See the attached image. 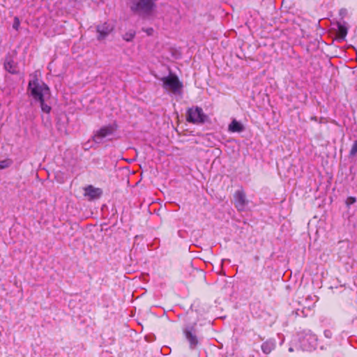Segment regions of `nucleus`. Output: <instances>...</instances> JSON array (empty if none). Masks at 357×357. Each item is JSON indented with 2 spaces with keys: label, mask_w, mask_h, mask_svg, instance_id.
Returning a JSON list of instances; mask_svg holds the SVG:
<instances>
[{
  "label": "nucleus",
  "mask_w": 357,
  "mask_h": 357,
  "mask_svg": "<svg viewBox=\"0 0 357 357\" xmlns=\"http://www.w3.org/2000/svg\"><path fill=\"white\" fill-rule=\"evenodd\" d=\"M356 202V198L354 197H348L346 199V204L347 207H349L351 204H354Z\"/></svg>",
  "instance_id": "nucleus-20"
},
{
  "label": "nucleus",
  "mask_w": 357,
  "mask_h": 357,
  "mask_svg": "<svg viewBox=\"0 0 357 357\" xmlns=\"http://www.w3.org/2000/svg\"><path fill=\"white\" fill-rule=\"evenodd\" d=\"M17 52L15 50L8 52L4 59L3 68L8 73L12 75L18 74V63L15 61Z\"/></svg>",
  "instance_id": "nucleus-7"
},
{
  "label": "nucleus",
  "mask_w": 357,
  "mask_h": 357,
  "mask_svg": "<svg viewBox=\"0 0 357 357\" xmlns=\"http://www.w3.org/2000/svg\"><path fill=\"white\" fill-rule=\"evenodd\" d=\"M135 34H136V33L135 31L130 30L129 31L126 32L123 36V38L124 40H126L127 42H130L132 40V39L135 36Z\"/></svg>",
  "instance_id": "nucleus-16"
},
{
  "label": "nucleus",
  "mask_w": 357,
  "mask_h": 357,
  "mask_svg": "<svg viewBox=\"0 0 357 357\" xmlns=\"http://www.w3.org/2000/svg\"><path fill=\"white\" fill-rule=\"evenodd\" d=\"M357 154V139L355 140L351 146L349 155L350 156H355Z\"/></svg>",
  "instance_id": "nucleus-18"
},
{
  "label": "nucleus",
  "mask_w": 357,
  "mask_h": 357,
  "mask_svg": "<svg viewBox=\"0 0 357 357\" xmlns=\"http://www.w3.org/2000/svg\"><path fill=\"white\" fill-rule=\"evenodd\" d=\"M337 28L341 38H344L347 34V28L340 23L337 24Z\"/></svg>",
  "instance_id": "nucleus-15"
},
{
  "label": "nucleus",
  "mask_w": 357,
  "mask_h": 357,
  "mask_svg": "<svg viewBox=\"0 0 357 357\" xmlns=\"http://www.w3.org/2000/svg\"><path fill=\"white\" fill-rule=\"evenodd\" d=\"M28 89L31 92V95L36 101L44 99L50 93L48 86L44 82H40L37 78L29 81Z\"/></svg>",
  "instance_id": "nucleus-3"
},
{
  "label": "nucleus",
  "mask_w": 357,
  "mask_h": 357,
  "mask_svg": "<svg viewBox=\"0 0 357 357\" xmlns=\"http://www.w3.org/2000/svg\"><path fill=\"white\" fill-rule=\"evenodd\" d=\"M234 206L238 211H244L248 203L246 195L243 190H238L234 195Z\"/></svg>",
  "instance_id": "nucleus-9"
},
{
  "label": "nucleus",
  "mask_w": 357,
  "mask_h": 357,
  "mask_svg": "<svg viewBox=\"0 0 357 357\" xmlns=\"http://www.w3.org/2000/svg\"><path fill=\"white\" fill-rule=\"evenodd\" d=\"M114 24L112 22H105L96 26L98 33L97 39L101 41L105 39L114 30Z\"/></svg>",
  "instance_id": "nucleus-8"
},
{
  "label": "nucleus",
  "mask_w": 357,
  "mask_h": 357,
  "mask_svg": "<svg viewBox=\"0 0 357 357\" xmlns=\"http://www.w3.org/2000/svg\"><path fill=\"white\" fill-rule=\"evenodd\" d=\"M20 26V21L18 17H15L13 23V28L16 31L19 30Z\"/></svg>",
  "instance_id": "nucleus-19"
},
{
  "label": "nucleus",
  "mask_w": 357,
  "mask_h": 357,
  "mask_svg": "<svg viewBox=\"0 0 357 357\" xmlns=\"http://www.w3.org/2000/svg\"><path fill=\"white\" fill-rule=\"evenodd\" d=\"M116 130V123L104 126L94 132L93 141L96 144H101L105 140L111 139Z\"/></svg>",
  "instance_id": "nucleus-5"
},
{
  "label": "nucleus",
  "mask_w": 357,
  "mask_h": 357,
  "mask_svg": "<svg viewBox=\"0 0 357 357\" xmlns=\"http://www.w3.org/2000/svg\"><path fill=\"white\" fill-rule=\"evenodd\" d=\"M207 116L199 107L189 108L186 112V120L193 124H202L205 123Z\"/></svg>",
  "instance_id": "nucleus-6"
},
{
  "label": "nucleus",
  "mask_w": 357,
  "mask_h": 357,
  "mask_svg": "<svg viewBox=\"0 0 357 357\" xmlns=\"http://www.w3.org/2000/svg\"><path fill=\"white\" fill-rule=\"evenodd\" d=\"M43 112L49 114L52 109L51 107L45 102V98L38 101Z\"/></svg>",
  "instance_id": "nucleus-17"
},
{
  "label": "nucleus",
  "mask_w": 357,
  "mask_h": 357,
  "mask_svg": "<svg viewBox=\"0 0 357 357\" xmlns=\"http://www.w3.org/2000/svg\"><path fill=\"white\" fill-rule=\"evenodd\" d=\"M276 347V342L274 339L271 338L264 342L261 346V350L264 354H269Z\"/></svg>",
  "instance_id": "nucleus-11"
},
{
  "label": "nucleus",
  "mask_w": 357,
  "mask_h": 357,
  "mask_svg": "<svg viewBox=\"0 0 357 357\" xmlns=\"http://www.w3.org/2000/svg\"><path fill=\"white\" fill-rule=\"evenodd\" d=\"M324 337L327 339H331L333 336V333L331 330H325L324 331Z\"/></svg>",
  "instance_id": "nucleus-21"
},
{
  "label": "nucleus",
  "mask_w": 357,
  "mask_h": 357,
  "mask_svg": "<svg viewBox=\"0 0 357 357\" xmlns=\"http://www.w3.org/2000/svg\"><path fill=\"white\" fill-rule=\"evenodd\" d=\"M142 31L146 32L148 36H152L154 32L153 28L142 29Z\"/></svg>",
  "instance_id": "nucleus-22"
},
{
  "label": "nucleus",
  "mask_w": 357,
  "mask_h": 357,
  "mask_svg": "<svg viewBox=\"0 0 357 357\" xmlns=\"http://www.w3.org/2000/svg\"><path fill=\"white\" fill-rule=\"evenodd\" d=\"M324 346H323V345H321V346H320V349H324Z\"/></svg>",
  "instance_id": "nucleus-24"
},
{
  "label": "nucleus",
  "mask_w": 357,
  "mask_h": 357,
  "mask_svg": "<svg viewBox=\"0 0 357 357\" xmlns=\"http://www.w3.org/2000/svg\"><path fill=\"white\" fill-rule=\"evenodd\" d=\"M13 162L10 158H6L3 160H0V170L8 168L13 165Z\"/></svg>",
  "instance_id": "nucleus-14"
},
{
  "label": "nucleus",
  "mask_w": 357,
  "mask_h": 357,
  "mask_svg": "<svg viewBox=\"0 0 357 357\" xmlns=\"http://www.w3.org/2000/svg\"><path fill=\"white\" fill-rule=\"evenodd\" d=\"M183 334L190 350H195L200 344L201 338L198 335L197 324H189L185 325L182 328Z\"/></svg>",
  "instance_id": "nucleus-2"
},
{
  "label": "nucleus",
  "mask_w": 357,
  "mask_h": 357,
  "mask_svg": "<svg viewBox=\"0 0 357 357\" xmlns=\"http://www.w3.org/2000/svg\"><path fill=\"white\" fill-rule=\"evenodd\" d=\"M160 80L162 82V86L165 90L171 91L175 95L181 93L183 83L175 74L170 73L168 76L162 77Z\"/></svg>",
  "instance_id": "nucleus-4"
},
{
  "label": "nucleus",
  "mask_w": 357,
  "mask_h": 357,
  "mask_svg": "<svg viewBox=\"0 0 357 357\" xmlns=\"http://www.w3.org/2000/svg\"><path fill=\"white\" fill-rule=\"evenodd\" d=\"M293 351H294L293 348L292 347H289V351L292 352Z\"/></svg>",
  "instance_id": "nucleus-23"
},
{
  "label": "nucleus",
  "mask_w": 357,
  "mask_h": 357,
  "mask_svg": "<svg viewBox=\"0 0 357 357\" xmlns=\"http://www.w3.org/2000/svg\"><path fill=\"white\" fill-rule=\"evenodd\" d=\"M228 130L231 132H241L244 130V126L241 122L234 119L229 123Z\"/></svg>",
  "instance_id": "nucleus-12"
},
{
  "label": "nucleus",
  "mask_w": 357,
  "mask_h": 357,
  "mask_svg": "<svg viewBox=\"0 0 357 357\" xmlns=\"http://www.w3.org/2000/svg\"><path fill=\"white\" fill-rule=\"evenodd\" d=\"M298 337L299 346L303 351H312L319 345L317 336L310 330L298 332Z\"/></svg>",
  "instance_id": "nucleus-1"
},
{
  "label": "nucleus",
  "mask_w": 357,
  "mask_h": 357,
  "mask_svg": "<svg viewBox=\"0 0 357 357\" xmlns=\"http://www.w3.org/2000/svg\"><path fill=\"white\" fill-rule=\"evenodd\" d=\"M310 311V307H304L302 309L297 308L296 310H294L292 312V314H295L296 316L306 317L308 315V313Z\"/></svg>",
  "instance_id": "nucleus-13"
},
{
  "label": "nucleus",
  "mask_w": 357,
  "mask_h": 357,
  "mask_svg": "<svg viewBox=\"0 0 357 357\" xmlns=\"http://www.w3.org/2000/svg\"><path fill=\"white\" fill-rule=\"evenodd\" d=\"M102 194L100 188H95L91 185L84 188V196L89 197V200L98 199Z\"/></svg>",
  "instance_id": "nucleus-10"
}]
</instances>
